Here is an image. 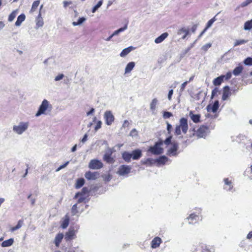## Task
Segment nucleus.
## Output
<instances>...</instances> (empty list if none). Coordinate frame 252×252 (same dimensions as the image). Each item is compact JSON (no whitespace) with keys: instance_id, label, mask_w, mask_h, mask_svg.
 <instances>
[{"instance_id":"nucleus-24","label":"nucleus","mask_w":252,"mask_h":252,"mask_svg":"<svg viewBox=\"0 0 252 252\" xmlns=\"http://www.w3.org/2000/svg\"><path fill=\"white\" fill-rule=\"evenodd\" d=\"M134 49V47L133 46H129L123 50L120 53V56L121 57H124L128 55L131 51Z\"/></svg>"},{"instance_id":"nucleus-25","label":"nucleus","mask_w":252,"mask_h":252,"mask_svg":"<svg viewBox=\"0 0 252 252\" xmlns=\"http://www.w3.org/2000/svg\"><path fill=\"white\" fill-rule=\"evenodd\" d=\"M44 22L42 17H41V13L39 12L36 19V26L37 28L42 27L43 26Z\"/></svg>"},{"instance_id":"nucleus-35","label":"nucleus","mask_w":252,"mask_h":252,"mask_svg":"<svg viewBox=\"0 0 252 252\" xmlns=\"http://www.w3.org/2000/svg\"><path fill=\"white\" fill-rule=\"evenodd\" d=\"M243 69V67L242 65H239L238 66H237L235 67L233 71V74L235 76H238L239 75L242 71Z\"/></svg>"},{"instance_id":"nucleus-16","label":"nucleus","mask_w":252,"mask_h":252,"mask_svg":"<svg viewBox=\"0 0 252 252\" xmlns=\"http://www.w3.org/2000/svg\"><path fill=\"white\" fill-rule=\"evenodd\" d=\"M162 242V240L159 237L154 238L151 241V247L153 249H156L159 247Z\"/></svg>"},{"instance_id":"nucleus-6","label":"nucleus","mask_w":252,"mask_h":252,"mask_svg":"<svg viewBox=\"0 0 252 252\" xmlns=\"http://www.w3.org/2000/svg\"><path fill=\"white\" fill-rule=\"evenodd\" d=\"M171 145L172 147L168 149L166 155L170 157H176L179 153V152H178L179 148L178 143L176 142H173Z\"/></svg>"},{"instance_id":"nucleus-33","label":"nucleus","mask_w":252,"mask_h":252,"mask_svg":"<svg viewBox=\"0 0 252 252\" xmlns=\"http://www.w3.org/2000/svg\"><path fill=\"white\" fill-rule=\"evenodd\" d=\"M158 102V99L157 98H154L150 103V109L153 111V113H154V111L156 109V105H157Z\"/></svg>"},{"instance_id":"nucleus-57","label":"nucleus","mask_w":252,"mask_h":252,"mask_svg":"<svg viewBox=\"0 0 252 252\" xmlns=\"http://www.w3.org/2000/svg\"><path fill=\"white\" fill-rule=\"evenodd\" d=\"M219 90L217 88H215L212 91L211 98H213L218 93Z\"/></svg>"},{"instance_id":"nucleus-4","label":"nucleus","mask_w":252,"mask_h":252,"mask_svg":"<svg viewBox=\"0 0 252 252\" xmlns=\"http://www.w3.org/2000/svg\"><path fill=\"white\" fill-rule=\"evenodd\" d=\"M114 152L113 148L108 147L105 152L103 157V159L107 163H113L114 161V158L112 157L113 153Z\"/></svg>"},{"instance_id":"nucleus-60","label":"nucleus","mask_w":252,"mask_h":252,"mask_svg":"<svg viewBox=\"0 0 252 252\" xmlns=\"http://www.w3.org/2000/svg\"><path fill=\"white\" fill-rule=\"evenodd\" d=\"M131 136H134L137 135V131L135 128L132 129L129 134Z\"/></svg>"},{"instance_id":"nucleus-39","label":"nucleus","mask_w":252,"mask_h":252,"mask_svg":"<svg viewBox=\"0 0 252 252\" xmlns=\"http://www.w3.org/2000/svg\"><path fill=\"white\" fill-rule=\"evenodd\" d=\"M69 219L68 217L66 216L65 219L63 221L61 226L63 229L66 228L69 224Z\"/></svg>"},{"instance_id":"nucleus-43","label":"nucleus","mask_w":252,"mask_h":252,"mask_svg":"<svg viewBox=\"0 0 252 252\" xmlns=\"http://www.w3.org/2000/svg\"><path fill=\"white\" fill-rule=\"evenodd\" d=\"M103 0H100L98 3L93 7L92 9V12L94 13L102 4Z\"/></svg>"},{"instance_id":"nucleus-42","label":"nucleus","mask_w":252,"mask_h":252,"mask_svg":"<svg viewBox=\"0 0 252 252\" xmlns=\"http://www.w3.org/2000/svg\"><path fill=\"white\" fill-rule=\"evenodd\" d=\"M77 199H78L77 201V204L81 203L82 202H86L87 197L84 195L81 194L79 195V197L77 198Z\"/></svg>"},{"instance_id":"nucleus-19","label":"nucleus","mask_w":252,"mask_h":252,"mask_svg":"<svg viewBox=\"0 0 252 252\" xmlns=\"http://www.w3.org/2000/svg\"><path fill=\"white\" fill-rule=\"evenodd\" d=\"M99 174L97 172H87L85 174V178L89 180H95L97 178Z\"/></svg>"},{"instance_id":"nucleus-49","label":"nucleus","mask_w":252,"mask_h":252,"mask_svg":"<svg viewBox=\"0 0 252 252\" xmlns=\"http://www.w3.org/2000/svg\"><path fill=\"white\" fill-rule=\"evenodd\" d=\"M211 46H212L211 43H207L202 47L201 49L202 50H203L204 51L206 52L208 50V49L211 47Z\"/></svg>"},{"instance_id":"nucleus-9","label":"nucleus","mask_w":252,"mask_h":252,"mask_svg":"<svg viewBox=\"0 0 252 252\" xmlns=\"http://www.w3.org/2000/svg\"><path fill=\"white\" fill-rule=\"evenodd\" d=\"M209 132L208 127L204 125L201 126L196 131V135L199 138L205 137Z\"/></svg>"},{"instance_id":"nucleus-3","label":"nucleus","mask_w":252,"mask_h":252,"mask_svg":"<svg viewBox=\"0 0 252 252\" xmlns=\"http://www.w3.org/2000/svg\"><path fill=\"white\" fill-rule=\"evenodd\" d=\"M29 126V122H21L18 125H15L13 126V131L18 134H22L25 132Z\"/></svg>"},{"instance_id":"nucleus-14","label":"nucleus","mask_w":252,"mask_h":252,"mask_svg":"<svg viewBox=\"0 0 252 252\" xmlns=\"http://www.w3.org/2000/svg\"><path fill=\"white\" fill-rule=\"evenodd\" d=\"M177 33L178 35L181 36V39H184L189 33V30L185 28H182L177 31Z\"/></svg>"},{"instance_id":"nucleus-40","label":"nucleus","mask_w":252,"mask_h":252,"mask_svg":"<svg viewBox=\"0 0 252 252\" xmlns=\"http://www.w3.org/2000/svg\"><path fill=\"white\" fill-rule=\"evenodd\" d=\"M77 203L74 204L71 209V212L73 216L76 215L78 213Z\"/></svg>"},{"instance_id":"nucleus-55","label":"nucleus","mask_w":252,"mask_h":252,"mask_svg":"<svg viewBox=\"0 0 252 252\" xmlns=\"http://www.w3.org/2000/svg\"><path fill=\"white\" fill-rule=\"evenodd\" d=\"M101 125H102V122L101 121H98L97 122V124H96V125L95 126V128H94V130L95 131H97L98 130L99 128H101Z\"/></svg>"},{"instance_id":"nucleus-17","label":"nucleus","mask_w":252,"mask_h":252,"mask_svg":"<svg viewBox=\"0 0 252 252\" xmlns=\"http://www.w3.org/2000/svg\"><path fill=\"white\" fill-rule=\"evenodd\" d=\"M131 158L133 160H137L142 157V151L140 149H136L132 151L130 153Z\"/></svg>"},{"instance_id":"nucleus-12","label":"nucleus","mask_w":252,"mask_h":252,"mask_svg":"<svg viewBox=\"0 0 252 252\" xmlns=\"http://www.w3.org/2000/svg\"><path fill=\"white\" fill-rule=\"evenodd\" d=\"M78 229V226H76V229L74 228L70 227L68 232L65 234V239L67 240H71L74 238V236L77 232Z\"/></svg>"},{"instance_id":"nucleus-11","label":"nucleus","mask_w":252,"mask_h":252,"mask_svg":"<svg viewBox=\"0 0 252 252\" xmlns=\"http://www.w3.org/2000/svg\"><path fill=\"white\" fill-rule=\"evenodd\" d=\"M224 183L223 189L228 191H232L233 188V184L231 180L228 178H224L223 179Z\"/></svg>"},{"instance_id":"nucleus-7","label":"nucleus","mask_w":252,"mask_h":252,"mask_svg":"<svg viewBox=\"0 0 252 252\" xmlns=\"http://www.w3.org/2000/svg\"><path fill=\"white\" fill-rule=\"evenodd\" d=\"M104 119L105 124L107 126H110L114 122L115 118L112 112L110 110L106 111L104 114Z\"/></svg>"},{"instance_id":"nucleus-18","label":"nucleus","mask_w":252,"mask_h":252,"mask_svg":"<svg viewBox=\"0 0 252 252\" xmlns=\"http://www.w3.org/2000/svg\"><path fill=\"white\" fill-rule=\"evenodd\" d=\"M189 224H194L199 220V217L198 215L194 213L191 214L187 218Z\"/></svg>"},{"instance_id":"nucleus-48","label":"nucleus","mask_w":252,"mask_h":252,"mask_svg":"<svg viewBox=\"0 0 252 252\" xmlns=\"http://www.w3.org/2000/svg\"><path fill=\"white\" fill-rule=\"evenodd\" d=\"M16 16V12L15 11H13L9 15L8 19V21L9 22H12L14 19V18H15Z\"/></svg>"},{"instance_id":"nucleus-31","label":"nucleus","mask_w":252,"mask_h":252,"mask_svg":"<svg viewBox=\"0 0 252 252\" xmlns=\"http://www.w3.org/2000/svg\"><path fill=\"white\" fill-rule=\"evenodd\" d=\"M85 183V180L83 178L78 179L75 185L76 189H80L81 188Z\"/></svg>"},{"instance_id":"nucleus-15","label":"nucleus","mask_w":252,"mask_h":252,"mask_svg":"<svg viewBox=\"0 0 252 252\" xmlns=\"http://www.w3.org/2000/svg\"><path fill=\"white\" fill-rule=\"evenodd\" d=\"M168 158L165 156H162L155 159V163H157L158 166L164 165L168 160Z\"/></svg>"},{"instance_id":"nucleus-45","label":"nucleus","mask_w":252,"mask_h":252,"mask_svg":"<svg viewBox=\"0 0 252 252\" xmlns=\"http://www.w3.org/2000/svg\"><path fill=\"white\" fill-rule=\"evenodd\" d=\"M40 3V1L39 0H36V1H34L32 4V8H31V11H35V10L37 8V7L38 6L39 4Z\"/></svg>"},{"instance_id":"nucleus-41","label":"nucleus","mask_w":252,"mask_h":252,"mask_svg":"<svg viewBox=\"0 0 252 252\" xmlns=\"http://www.w3.org/2000/svg\"><path fill=\"white\" fill-rule=\"evenodd\" d=\"M248 40L245 39L236 40L234 44V47L239 46L246 43Z\"/></svg>"},{"instance_id":"nucleus-37","label":"nucleus","mask_w":252,"mask_h":252,"mask_svg":"<svg viewBox=\"0 0 252 252\" xmlns=\"http://www.w3.org/2000/svg\"><path fill=\"white\" fill-rule=\"evenodd\" d=\"M23 224V220H20L18 221L17 225L11 228V231L14 232L19 229H20Z\"/></svg>"},{"instance_id":"nucleus-46","label":"nucleus","mask_w":252,"mask_h":252,"mask_svg":"<svg viewBox=\"0 0 252 252\" xmlns=\"http://www.w3.org/2000/svg\"><path fill=\"white\" fill-rule=\"evenodd\" d=\"M245 64L247 65H252V58L248 57L244 61Z\"/></svg>"},{"instance_id":"nucleus-63","label":"nucleus","mask_w":252,"mask_h":252,"mask_svg":"<svg viewBox=\"0 0 252 252\" xmlns=\"http://www.w3.org/2000/svg\"><path fill=\"white\" fill-rule=\"evenodd\" d=\"M129 125V123L127 120H125L124 122V123L123 124L122 127L124 128H126Z\"/></svg>"},{"instance_id":"nucleus-58","label":"nucleus","mask_w":252,"mask_h":252,"mask_svg":"<svg viewBox=\"0 0 252 252\" xmlns=\"http://www.w3.org/2000/svg\"><path fill=\"white\" fill-rule=\"evenodd\" d=\"M32 194H29L28 196V198L30 199L31 203L32 206H33L35 202V199L31 198Z\"/></svg>"},{"instance_id":"nucleus-13","label":"nucleus","mask_w":252,"mask_h":252,"mask_svg":"<svg viewBox=\"0 0 252 252\" xmlns=\"http://www.w3.org/2000/svg\"><path fill=\"white\" fill-rule=\"evenodd\" d=\"M219 107V102L218 100H215L213 104L212 105L211 104L208 105L207 107V110L208 112H212L213 113H215L218 110Z\"/></svg>"},{"instance_id":"nucleus-50","label":"nucleus","mask_w":252,"mask_h":252,"mask_svg":"<svg viewBox=\"0 0 252 252\" xmlns=\"http://www.w3.org/2000/svg\"><path fill=\"white\" fill-rule=\"evenodd\" d=\"M172 138V136H168L167 138H166L163 143H164V144L166 145L171 144V143H172L171 142Z\"/></svg>"},{"instance_id":"nucleus-38","label":"nucleus","mask_w":252,"mask_h":252,"mask_svg":"<svg viewBox=\"0 0 252 252\" xmlns=\"http://www.w3.org/2000/svg\"><path fill=\"white\" fill-rule=\"evenodd\" d=\"M86 20V19L85 17H80L78 19L77 22H73L72 25L74 26H77L81 25L83 23H84Z\"/></svg>"},{"instance_id":"nucleus-34","label":"nucleus","mask_w":252,"mask_h":252,"mask_svg":"<svg viewBox=\"0 0 252 252\" xmlns=\"http://www.w3.org/2000/svg\"><path fill=\"white\" fill-rule=\"evenodd\" d=\"M141 162L142 164H148L149 165H152L155 163V159L148 158L146 159H142Z\"/></svg>"},{"instance_id":"nucleus-28","label":"nucleus","mask_w":252,"mask_h":252,"mask_svg":"<svg viewBox=\"0 0 252 252\" xmlns=\"http://www.w3.org/2000/svg\"><path fill=\"white\" fill-rule=\"evenodd\" d=\"M63 235L62 233H59L57 234L55 238L54 243L57 247H59L62 239H63Z\"/></svg>"},{"instance_id":"nucleus-32","label":"nucleus","mask_w":252,"mask_h":252,"mask_svg":"<svg viewBox=\"0 0 252 252\" xmlns=\"http://www.w3.org/2000/svg\"><path fill=\"white\" fill-rule=\"evenodd\" d=\"M127 29V23L125 24V25L123 27L119 29L118 30L114 31L113 32V33L112 34V36H114L117 35L120 33L125 31Z\"/></svg>"},{"instance_id":"nucleus-23","label":"nucleus","mask_w":252,"mask_h":252,"mask_svg":"<svg viewBox=\"0 0 252 252\" xmlns=\"http://www.w3.org/2000/svg\"><path fill=\"white\" fill-rule=\"evenodd\" d=\"M122 158L127 163H129L131 161V156L130 153L128 152H124L122 154Z\"/></svg>"},{"instance_id":"nucleus-10","label":"nucleus","mask_w":252,"mask_h":252,"mask_svg":"<svg viewBox=\"0 0 252 252\" xmlns=\"http://www.w3.org/2000/svg\"><path fill=\"white\" fill-rule=\"evenodd\" d=\"M181 128L182 132L186 134L188 130V120L186 118H182L180 120V125H178Z\"/></svg>"},{"instance_id":"nucleus-62","label":"nucleus","mask_w":252,"mask_h":252,"mask_svg":"<svg viewBox=\"0 0 252 252\" xmlns=\"http://www.w3.org/2000/svg\"><path fill=\"white\" fill-rule=\"evenodd\" d=\"M232 74L230 72H228L226 73V75H224L225 80H228L231 77Z\"/></svg>"},{"instance_id":"nucleus-22","label":"nucleus","mask_w":252,"mask_h":252,"mask_svg":"<svg viewBox=\"0 0 252 252\" xmlns=\"http://www.w3.org/2000/svg\"><path fill=\"white\" fill-rule=\"evenodd\" d=\"M168 35V33L167 32L163 33L155 39V42L157 44L161 43L166 37H167Z\"/></svg>"},{"instance_id":"nucleus-30","label":"nucleus","mask_w":252,"mask_h":252,"mask_svg":"<svg viewBox=\"0 0 252 252\" xmlns=\"http://www.w3.org/2000/svg\"><path fill=\"white\" fill-rule=\"evenodd\" d=\"M89 192V189L87 187H84L81 191L80 192H77L75 196H74V198H77L79 197V195L82 194V195H84L85 196V194Z\"/></svg>"},{"instance_id":"nucleus-56","label":"nucleus","mask_w":252,"mask_h":252,"mask_svg":"<svg viewBox=\"0 0 252 252\" xmlns=\"http://www.w3.org/2000/svg\"><path fill=\"white\" fill-rule=\"evenodd\" d=\"M63 77H64V75L63 74H60L58 75H57L56 77H55V81H59L62 80V79H63Z\"/></svg>"},{"instance_id":"nucleus-20","label":"nucleus","mask_w":252,"mask_h":252,"mask_svg":"<svg viewBox=\"0 0 252 252\" xmlns=\"http://www.w3.org/2000/svg\"><path fill=\"white\" fill-rule=\"evenodd\" d=\"M230 88L228 86H225L223 87V94L222 96V99L226 100L229 96L231 95V93L229 91Z\"/></svg>"},{"instance_id":"nucleus-52","label":"nucleus","mask_w":252,"mask_h":252,"mask_svg":"<svg viewBox=\"0 0 252 252\" xmlns=\"http://www.w3.org/2000/svg\"><path fill=\"white\" fill-rule=\"evenodd\" d=\"M175 134L177 135L181 134V128L179 126H176L175 129Z\"/></svg>"},{"instance_id":"nucleus-64","label":"nucleus","mask_w":252,"mask_h":252,"mask_svg":"<svg viewBox=\"0 0 252 252\" xmlns=\"http://www.w3.org/2000/svg\"><path fill=\"white\" fill-rule=\"evenodd\" d=\"M214 23V22L210 19L208 22H207V25H206V28L207 29H208V28H209L210 27H211L212 25V24Z\"/></svg>"},{"instance_id":"nucleus-21","label":"nucleus","mask_w":252,"mask_h":252,"mask_svg":"<svg viewBox=\"0 0 252 252\" xmlns=\"http://www.w3.org/2000/svg\"><path fill=\"white\" fill-rule=\"evenodd\" d=\"M189 116L194 123H197L200 122V115L194 114L192 111H190Z\"/></svg>"},{"instance_id":"nucleus-1","label":"nucleus","mask_w":252,"mask_h":252,"mask_svg":"<svg viewBox=\"0 0 252 252\" xmlns=\"http://www.w3.org/2000/svg\"><path fill=\"white\" fill-rule=\"evenodd\" d=\"M52 106L50 102L47 99H44L40 105L38 109L35 114V116L38 117L42 114H46V112L48 111L50 112Z\"/></svg>"},{"instance_id":"nucleus-2","label":"nucleus","mask_w":252,"mask_h":252,"mask_svg":"<svg viewBox=\"0 0 252 252\" xmlns=\"http://www.w3.org/2000/svg\"><path fill=\"white\" fill-rule=\"evenodd\" d=\"M163 144L162 140H159L156 142L153 146H151L148 150V152L155 155H159L163 153V149L161 147Z\"/></svg>"},{"instance_id":"nucleus-54","label":"nucleus","mask_w":252,"mask_h":252,"mask_svg":"<svg viewBox=\"0 0 252 252\" xmlns=\"http://www.w3.org/2000/svg\"><path fill=\"white\" fill-rule=\"evenodd\" d=\"M68 163H69V161H67V162H66L64 164H63V165H61L59 167H58V168L56 169V172H58V171H59L60 170H61V169H62L64 168V167H65L68 165Z\"/></svg>"},{"instance_id":"nucleus-44","label":"nucleus","mask_w":252,"mask_h":252,"mask_svg":"<svg viewBox=\"0 0 252 252\" xmlns=\"http://www.w3.org/2000/svg\"><path fill=\"white\" fill-rule=\"evenodd\" d=\"M222 82V81L221 79L220 78V77H219V76L213 80V84L215 86H220Z\"/></svg>"},{"instance_id":"nucleus-59","label":"nucleus","mask_w":252,"mask_h":252,"mask_svg":"<svg viewBox=\"0 0 252 252\" xmlns=\"http://www.w3.org/2000/svg\"><path fill=\"white\" fill-rule=\"evenodd\" d=\"M166 124H167V130L168 131V133L169 134H170L171 133V129H172V125L169 124L168 122H166Z\"/></svg>"},{"instance_id":"nucleus-36","label":"nucleus","mask_w":252,"mask_h":252,"mask_svg":"<svg viewBox=\"0 0 252 252\" xmlns=\"http://www.w3.org/2000/svg\"><path fill=\"white\" fill-rule=\"evenodd\" d=\"M252 28V19L251 20L246 21L244 26V29L246 31H249Z\"/></svg>"},{"instance_id":"nucleus-51","label":"nucleus","mask_w":252,"mask_h":252,"mask_svg":"<svg viewBox=\"0 0 252 252\" xmlns=\"http://www.w3.org/2000/svg\"><path fill=\"white\" fill-rule=\"evenodd\" d=\"M251 3H252V0H246L241 4V6L242 7H244L248 5Z\"/></svg>"},{"instance_id":"nucleus-27","label":"nucleus","mask_w":252,"mask_h":252,"mask_svg":"<svg viewBox=\"0 0 252 252\" xmlns=\"http://www.w3.org/2000/svg\"><path fill=\"white\" fill-rule=\"evenodd\" d=\"M135 64V63L133 62H131L128 63L127 64V65L125 68V73L126 74V73L130 72L131 71L134 67Z\"/></svg>"},{"instance_id":"nucleus-5","label":"nucleus","mask_w":252,"mask_h":252,"mask_svg":"<svg viewBox=\"0 0 252 252\" xmlns=\"http://www.w3.org/2000/svg\"><path fill=\"white\" fill-rule=\"evenodd\" d=\"M131 166L127 165H121L118 168L117 174L119 176H127L131 170Z\"/></svg>"},{"instance_id":"nucleus-61","label":"nucleus","mask_w":252,"mask_h":252,"mask_svg":"<svg viewBox=\"0 0 252 252\" xmlns=\"http://www.w3.org/2000/svg\"><path fill=\"white\" fill-rule=\"evenodd\" d=\"M188 81H186L185 82H184L182 85H181V89H180V91L181 92L183 91L186 87V86H187V85L188 84Z\"/></svg>"},{"instance_id":"nucleus-29","label":"nucleus","mask_w":252,"mask_h":252,"mask_svg":"<svg viewBox=\"0 0 252 252\" xmlns=\"http://www.w3.org/2000/svg\"><path fill=\"white\" fill-rule=\"evenodd\" d=\"M14 242V239L13 238H10L7 240L4 241L1 243V247H8L11 246Z\"/></svg>"},{"instance_id":"nucleus-8","label":"nucleus","mask_w":252,"mask_h":252,"mask_svg":"<svg viewBox=\"0 0 252 252\" xmlns=\"http://www.w3.org/2000/svg\"><path fill=\"white\" fill-rule=\"evenodd\" d=\"M102 167V162L96 159H92L89 164V167L92 169H99Z\"/></svg>"},{"instance_id":"nucleus-53","label":"nucleus","mask_w":252,"mask_h":252,"mask_svg":"<svg viewBox=\"0 0 252 252\" xmlns=\"http://www.w3.org/2000/svg\"><path fill=\"white\" fill-rule=\"evenodd\" d=\"M200 252H213L211 251L207 246H204L201 247V250Z\"/></svg>"},{"instance_id":"nucleus-26","label":"nucleus","mask_w":252,"mask_h":252,"mask_svg":"<svg viewBox=\"0 0 252 252\" xmlns=\"http://www.w3.org/2000/svg\"><path fill=\"white\" fill-rule=\"evenodd\" d=\"M26 16L24 14H21L17 17V20L15 23L16 27H19L22 23L25 21Z\"/></svg>"},{"instance_id":"nucleus-47","label":"nucleus","mask_w":252,"mask_h":252,"mask_svg":"<svg viewBox=\"0 0 252 252\" xmlns=\"http://www.w3.org/2000/svg\"><path fill=\"white\" fill-rule=\"evenodd\" d=\"M173 114L172 113L168 111H164L163 114V118L165 119H168L172 117Z\"/></svg>"}]
</instances>
